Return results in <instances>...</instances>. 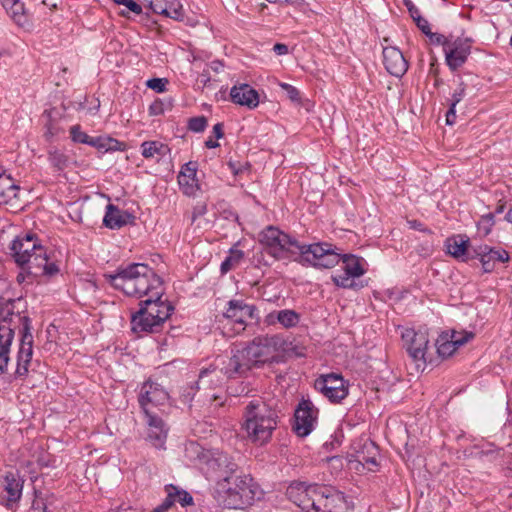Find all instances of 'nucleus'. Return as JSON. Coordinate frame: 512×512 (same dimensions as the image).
Returning <instances> with one entry per match:
<instances>
[{
    "label": "nucleus",
    "instance_id": "f257e3e1",
    "mask_svg": "<svg viewBox=\"0 0 512 512\" xmlns=\"http://www.w3.org/2000/svg\"><path fill=\"white\" fill-rule=\"evenodd\" d=\"M287 351V341L279 334L258 336L241 349L232 350L230 357L217 359V366L204 369L197 381L198 390L217 387L222 379V373L229 378L242 376L254 367L264 364L280 363L283 354Z\"/></svg>",
    "mask_w": 512,
    "mask_h": 512
},
{
    "label": "nucleus",
    "instance_id": "f03ea898",
    "mask_svg": "<svg viewBox=\"0 0 512 512\" xmlns=\"http://www.w3.org/2000/svg\"><path fill=\"white\" fill-rule=\"evenodd\" d=\"M264 250L276 260L292 259L304 266L332 268L339 255L329 243L301 244L275 226H267L259 234Z\"/></svg>",
    "mask_w": 512,
    "mask_h": 512
},
{
    "label": "nucleus",
    "instance_id": "7ed1b4c3",
    "mask_svg": "<svg viewBox=\"0 0 512 512\" xmlns=\"http://www.w3.org/2000/svg\"><path fill=\"white\" fill-rule=\"evenodd\" d=\"M108 283L125 295L135 298L158 297L163 294L162 280L155 271L144 263L121 266L115 274H105Z\"/></svg>",
    "mask_w": 512,
    "mask_h": 512
},
{
    "label": "nucleus",
    "instance_id": "20e7f679",
    "mask_svg": "<svg viewBox=\"0 0 512 512\" xmlns=\"http://www.w3.org/2000/svg\"><path fill=\"white\" fill-rule=\"evenodd\" d=\"M278 422V411L261 398L250 400L243 408L241 429L247 440L255 445L267 444Z\"/></svg>",
    "mask_w": 512,
    "mask_h": 512
},
{
    "label": "nucleus",
    "instance_id": "39448f33",
    "mask_svg": "<svg viewBox=\"0 0 512 512\" xmlns=\"http://www.w3.org/2000/svg\"><path fill=\"white\" fill-rule=\"evenodd\" d=\"M219 494L225 507L239 509L251 505L261 497L262 492L249 475L233 474L226 475L219 483Z\"/></svg>",
    "mask_w": 512,
    "mask_h": 512
},
{
    "label": "nucleus",
    "instance_id": "423d86ee",
    "mask_svg": "<svg viewBox=\"0 0 512 512\" xmlns=\"http://www.w3.org/2000/svg\"><path fill=\"white\" fill-rule=\"evenodd\" d=\"M8 316L10 321L12 317L18 318L22 321L21 340L20 347L17 354V367L16 374L20 377L26 376L29 371V365L31 363L33 355V335L30 331V321L27 317H20L19 315L1 314L2 321H0V348L1 350L10 351V346L14 338V331L8 323Z\"/></svg>",
    "mask_w": 512,
    "mask_h": 512
},
{
    "label": "nucleus",
    "instance_id": "0eeeda50",
    "mask_svg": "<svg viewBox=\"0 0 512 512\" xmlns=\"http://www.w3.org/2000/svg\"><path fill=\"white\" fill-rule=\"evenodd\" d=\"M20 272L16 276L17 283L33 284L40 279H50L60 272V265L46 249H39L38 252L30 255L22 262H17Z\"/></svg>",
    "mask_w": 512,
    "mask_h": 512
},
{
    "label": "nucleus",
    "instance_id": "6e6552de",
    "mask_svg": "<svg viewBox=\"0 0 512 512\" xmlns=\"http://www.w3.org/2000/svg\"><path fill=\"white\" fill-rule=\"evenodd\" d=\"M138 402L144 415L159 414L170 406V397L162 385L148 380L141 386Z\"/></svg>",
    "mask_w": 512,
    "mask_h": 512
},
{
    "label": "nucleus",
    "instance_id": "1a4fd4ad",
    "mask_svg": "<svg viewBox=\"0 0 512 512\" xmlns=\"http://www.w3.org/2000/svg\"><path fill=\"white\" fill-rule=\"evenodd\" d=\"M404 348L410 358L416 363L417 368L424 369L426 363L430 361L427 357L429 347V336L426 330H415L405 328L401 333Z\"/></svg>",
    "mask_w": 512,
    "mask_h": 512
},
{
    "label": "nucleus",
    "instance_id": "9d476101",
    "mask_svg": "<svg viewBox=\"0 0 512 512\" xmlns=\"http://www.w3.org/2000/svg\"><path fill=\"white\" fill-rule=\"evenodd\" d=\"M332 249L334 247L332 246ZM336 253V251H334ZM339 255V261H342V270L341 273H336L332 279L336 286L342 288H353L355 286L354 278L361 277L365 274V260L363 258L357 257L351 254H345L341 256Z\"/></svg>",
    "mask_w": 512,
    "mask_h": 512
},
{
    "label": "nucleus",
    "instance_id": "9b49d317",
    "mask_svg": "<svg viewBox=\"0 0 512 512\" xmlns=\"http://www.w3.org/2000/svg\"><path fill=\"white\" fill-rule=\"evenodd\" d=\"M161 297L162 295L155 297L150 294L149 298L141 302V307L136 313V325H142L147 317H151L161 327L173 311L172 305L167 301L161 300Z\"/></svg>",
    "mask_w": 512,
    "mask_h": 512
},
{
    "label": "nucleus",
    "instance_id": "f8f14e48",
    "mask_svg": "<svg viewBox=\"0 0 512 512\" xmlns=\"http://www.w3.org/2000/svg\"><path fill=\"white\" fill-rule=\"evenodd\" d=\"M223 317L234 324V333L239 334L245 330L249 320L256 319L257 309L254 305L245 303L243 300H230L223 312Z\"/></svg>",
    "mask_w": 512,
    "mask_h": 512
},
{
    "label": "nucleus",
    "instance_id": "ddd939ff",
    "mask_svg": "<svg viewBox=\"0 0 512 512\" xmlns=\"http://www.w3.org/2000/svg\"><path fill=\"white\" fill-rule=\"evenodd\" d=\"M315 388L331 402L339 403L348 395L346 381L340 374L321 375L315 380Z\"/></svg>",
    "mask_w": 512,
    "mask_h": 512
},
{
    "label": "nucleus",
    "instance_id": "4468645a",
    "mask_svg": "<svg viewBox=\"0 0 512 512\" xmlns=\"http://www.w3.org/2000/svg\"><path fill=\"white\" fill-rule=\"evenodd\" d=\"M320 485L292 483L286 491L288 499L301 508L303 511H315L316 499Z\"/></svg>",
    "mask_w": 512,
    "mask_h": 512
},
{
    "label": "nucleus",
    "instance_id": "2eb2a0df",
    "mask_svg": "<svg viewBox=\"0 0 512 512\" xmlns=\"http://www.w3.org/2000/svg\"><path fill=\"white\" fill-rule=\"evenodd\" d=\"M9 254L14 262H22L39 249H46L36 234L31 232L17 235L8 246Z\"/></svg>",
    "mask_w": 512,
    "mask_h": 512
},
{
    "label": "nucleus",
    "instance_id": "dca6fc26",
    "mask_svg": "<svg viewBox=\"0 0 512 512\" xmlns=\"http://www.w3.org/2000/svg\"><path fill=\"white\" fill-rule=\"evenodd\" d=\"M347 508L348 502L342 492L320 485L314 512H345Z\"/></svg>",
    "mask_w": 512,
    "mask_h": 512
},
{
    "label": "nucleus",
    "instance_id": "f3484780",
    "mask_svg": "<svg viewBox=\"0 0 512 512\" xmlns=\"http://www.w3.org/2000/svg\"><path fill=\"white\" fill-rule=\"evenodd\" d=\"M318 410L310 400H302L294 414L293 430L299 437H306L314 429Z\"/></svg>",
    "mask_w": 512,
    "mask_h": 512
},
{
    "label": "nucleus",
    "instance_id": "a211bd4d",
    "mask_svg": "<svg viewBox=\"0 0 512 512\" xmlns=\"http://www.w3.org/2000/svg\"><path fill=\"white\" fill-rule=\"evenodd\" d=\"M378 447L368 438H361L353 442L349 453V462L368 466L369 470L377 467Z\"/></svg>",
    "mask_w": 512,
    "mask_h": 512
},
{
    "label": "nucleus",
    "instance_id": "6ab92c4d",
    "mask_svg": "<svg viewBox=\"0 0 512 512\" xmlns=\"http://www.w3.org/2000/svg\"><path fill=\"white\" fill-rule=\"evenodd\" d=\"M471 52V40L468 38H453L451 37L450 43L447 44L445 60L448 67L455 71L460 68L467 60Z\"/></svg>",
    "mask_w": 512,
    "mask_h": 512
},
{
    "label": "nucleus",
    "instance_id": "aec40b11",
    "mask_svg": "<svg viewBox=\"0 0 512 512\" xmlns=\"http://www.w3.org/2000/svg\"><path fill=\"white\" fill-rule=\"evenodd\" d=\"M144 416L147 425V440L155 448H164L169 432V427L164 422L160 414H147Z\"/></svg>",
    "mask_w": 512,
    "mask_h": 512
},
{
    "label": "nucleus",
    "instance_id": "412c9836",
    "mask_svg": "<svg viewBox=\"0 0 512 512\" xmlns=\"http://www.w3.org/2000/svg\"><path fill=\"white\" fill-rule=\"evenodd\" d=\"M200 460L206 463L208 470L223 471L228 475H233L237 468L232 458L219 450L203 452Z\"/></svg>",
    "mask_w": 512,
    "mask_h": 512
},
{
    "label": "nucleus",
    "instance_id": "4be33fe9",
    "mask_svg": "<svg viewBox=\"0 0 512 512\" xmlns=\"http://www.w3.org/2000/svg\"><path fill=\"white\" fill-rule=\"evenodd\" d=\"M474 338L472 332H453L450 339L447 335L440 336L436 341L437 353L445 358L451 356L460 346Z\"/></svg>",
    "mask_w": 512,
    "mask_h": 512
},
{
    "label": "nucleus",
    "instance_id": "5701e85b",
    "mask_svg": "<svg viewBox=\"0 0 512 512\" xmlns=\"http://www.w3.org/2000/svg\"><path fill=\"white\" fill-rule=\"evenodd\" d=\"M230 97L233 103L247 107L250 110L258 107L260 102L257 90L246 83L234 85L230 90Z\"/></svg>",
    "mask_w": 512,
    "mask_h": 512
},
{
    "label": "nucleus",
    "instance_id": "b1692460",
    "mask_svg": "<svg viewBox=\"0 0 512 512\" xmlns=\"http://www.w3.org/2000/svg\"><path fill=\"white\" fill-rule=\"evenodd\" d=\"M383 63L386 70L395 77H402L408 69V62L402 52L392 46L383 49Z\"/></svg>",
    "mask_w": 512,
    "mask_h": 512
},
{
    "label": "nucleus",
    "instance_id": "393cba45",
    "mask_svg": "<svg viewBox=\"0 0 512 512\" xmlns=\"http://www.w3.org/2000/svg\"><path fill=\"white\" fill-rule=\"evenodd\" d=\"M24 480L18 471L7 472L2 480L3 490L6 492V501L8 506L15 505L22 496Z\"/></svg>",
    "mask_w": 512,
    "mask_h": 512
},
{
    "label": "nucleus",
    "instance_id": "a878e982",
    "mask_svg": "<svg viewBox=\"0 0 512 512\" xmlns=\"http://www.w3.org/2000/svg\"><path fill=\"white\" fill-rule=\"evenodd\" d=\"M135 217L128 211L121 210L113 204H108L103 218L104 225L109 229H120L132 223Z\"/></svg>",
    "mask_w": 512,
    "mask_h": 512
},
{
    "label": "nucleus",
    "instance_id": "bb28decb",
    "mask_svg": "<svg viewBox=\"0 0 512 512\" xmlns=\"http://www.w3.org/2000/svg\"><path fill=\"white\" fill-rule=\"evenodd\" d=\"M196 163L188 162L182 168L178 175V183L184 194L191 196L198 190V181L196 179Z\"/></svg>",
    "mask_w": 512,
    "mask_h": 512
},
{
    "label": "nucleus",
    "instance_id": "cd10ccee",
    "mask_svg": "<svg viewBox=\"0 0 512 512\" xmlns=\"http://www.w3.org/2000/svg\"><path fill=\"white\" fill-rule=\"evenodd\" d=\"M20 187L8 175L0 173V205L14 207L18 200Z\"/></svg>",
    "mask_w": 512,
    "mask_h": 512
},
{
    "label": "nucleus",
    "instance_id": "c85d7f7f",
    "mask_svg": "<svg viewBox=\"0 0 512 512\" xmlns=\"http://www.w3.org/2000/svg\"><path fill=\"white\" fill-rule=\"evenodd\" d=\"M300 321V315L291 309H284L280 311H274L266 316V322L268 324L280 323L284 328H292L297 326Z\"/></svg>",
    "mask_w": 512,
    "mask_h": 512
},
{
    "label": "nucleus",
    "instance_id": "c756f323",
    "mask_svg": "<svg viewBox=\"0 0 512 512\" xmlns=\"http://www.w3.org/2000/svg\"><path fill=\"white\" fill-rule=\"evenodd\" d=\"M168 152V146L160 141H144L141 144V154L145 159L159 160Z\"/></svg>",
    "mask_w": 512,
    "mask_h": 512
},
{
    "label": "nucleus",
    "instance_id": "7c9ffc66",
    "mask_svg": "<svg viewBox=\"0 0 512 512\" xmlns=\"http://www.w3.org/2000/svg\"><path fill=\"white\" fill-rule=\"evenodd\" d=\"M2 6L17 25L25 26L27 24L24 4L20 0H6Z\"/></svg>",
    "mask_w": 512,
    "mask_h": 512
},
{
    "label": "nucleus",
    "instance_id": "2f4dec72",
    "mask_svg": "<svg viewBox=\"0 0 512 512\" xmlns=\"http://www.w3.org/2000/svg\"><path fill=\"white\" fill-rule=\"evenodd\" d=\"M92 147L104 152L125 151L127 149L126 143L109 136L94 137Z\"/></svg>",
    "mask_w": 512,
    "mask_h": 512
},
{
    "label": "nucleus",
    "instance_id": "473e14b6",
    "mask_svg": "<svg viewBox=\"0 0 512 512\" xmlns=\"http://www.w3.org/2000/svg\"><path fill=\"white\" fill-rule=\"evenodd\" d=\"M446 247L448 253L455 257H464L468 247V240H465L462 236H455L447 239Z\"/></svg>",
    "mask_w": 512,
    "mask_h": 512
},
{
    "label": "nucleus",
    "instance_id": "72a5a7b5",
    "mask_svg": "<svg viewBox=\"0 0 512 512\" xmlns=\"http://www.w3.org/2000/svg\"><path fill=\"white\" fill-rule=\"evenodd\" d=\"M244 258V252L235 247L231 248L229 251V255L225 258V260L221 264V272L223 274L229 272L230 270L236 268Z\"/></svg>",
    "mask_w": 512,
    "mask_h": 512
},
{
    "label": "nucleus",
    "instance_id": "f704fd0d",
    "mask_svg": "<svg viewBox=\"0 0 512 512\" xmlns=\"http://www.w3.org/2000/svg\"><path fill=\"white\" fill-rule=\"evenodd\" d=\"M48 161L55 169L63 170L68 166L69 158L64 152L58 149H50L48 151Z\"/></svg>",
    "mask_w": 512,
    "mask_h": 512
},
{
    "label": "nucleus",
    "instance_id": "c9c22d12",
    "mask_svg": "<svg viewBox=\"0 0 512 512\" xmlns=\"http://www.w3.org/2000/svg\"><path fill=\"white\" fill-rule=\"evenodd\" d=\"M480 253L484 255V257H489L495 264L496 262H508L510 258L508 252L502 248H490L485 246Z\"/></svg>",
    "mask_w": 512,
    "mask_h": 512
},
{
    "label": "nucleus",
    "instance_id": "e433bc0d",
    "mask_svg": "<svg viewBox=\"0 0 512 512\" xmlns=\"http://www.w3.org/2000/svg\"><path fill=\"white\" fill-rule=\"evenodd\" d=\"M159 14L165 15L166 17L174 20H182L184 17V10L182 4L178 0H168L165 11L159 12Z\"/></svg>",
    "mask_w": 512,
    "mask_h": 512
},
{
    "label": "nucleus",
    "instance_id": "4c0bfd02",
    "mask_svg": "<svg viewBox=\"0 0 512 512\" xmlns=\"http://www.w3.org/2000/svg\"><path fill=\"white\" fill-rule=\"evenodd\" d=\"M495 225L494 213H487L480 217L477 222V231L482 236H487L491 233Z\"/></svg>",
    "mask_w": 512,
    "mask_h": 512
},
{
    "label": "nucleus",
    "instance_id": "58836bf2",
    "mask_svg": "<svg viewBox=\"0 0 512 512\" xmlns=\"http://www.w3.org/2000/svg\"><path fill=\"white\" fill-rule=\"evenodd\" d=\"M136 313L132 315L131 318V329L135 333H141V332H156L159 329V325L151 319V317H147V319L142 323V325H136Z\"/></svg>",
    "mask_w": 512,
    "mask_h": 512
},
{
    "label": "nucleus",
    "instance_id": "ea45409f",
    "mask_svg": "<svg viewBox=\"0 0 512 512\" xmlns=\"http://www.w3.org/2000/svg\"><path fill=\"white\" fill-rule=\"evenodd\" d=\"M165 490L171 491L174 498H176V502H179L183 507L193 504V497L187 491L179 490L173 485H167Z\"/></svg>",
    "mask_w": 512,
    "mask_h": 512
},
{
    "label": "nucleus",
    "instance_id": "a19ab883",
    "mask_svg": "<svg viewBox=\"0 0 512 512\" xmlns=\"http://www.w3.org/2000/svg\"><path fill=\"white\" fill-rule=\"evenodd\" d=\"M70 136L74 142L87 144L90 146H92L94 140V137L89 136L88 134L81 130L80 125H73L70 128Z\"/></svg>",
    "mask_w": 512,
    "mask_h": 512
},
{
    "label": "nucleus",
    "instance_id": "79ce46f5",
    "mask_svg": "<svg viewBox=\"0 0 512 512\" xmlns=\"http://www.w3.org/2000/svg\"><path fill=\"white\" fill-rule=\"evenodd\" d=\"M188 127L193 132H203L207 127V119L204 116L193 117L189 120Z\"/></svg>",
    "mask_w": 512,
    "mask_h": 512
},
{
    "label": "nucleus",
    "instance_id": "37998d69",
    "mask_svg": "<svg viewBox=\"0 0 512 512\" xmlns=\"http://www.w3.org/2000/svg\"><path fill=\"white\" fill-rule=\"evenodd\" d=\"M168 80L165 78H152L146 82V86L158 93H162L166 90Z\"/></svg>",
    "mask_w": 512,
    "mask_h": 512
},
{
    "label": "nucleus",
    "instance_id": "c03bdc74",
    "mask_svg": "<svg viewBox=\"0 0 512 512\" xmlns=\"http://www.w3.org/2000/svg\"><path fill=\"white\" fill-rule=\"evenodd\" d=\"M46 116L48 118L46 124H45V127H46V131L44 133L45 137L50 140L52 139L54 136L58 135L59 132H60V128L53 122V120L51 119V112H47L46 113Z\"/></svg>",
    "mask_w": 512,
    "mask_h": 512
},
{
    "label": "nucleus",
    "instance_id": "a18cd8bd",
    "mask_svg": "<svg viewBox=\"0 0 512 512\" xmlns=\"http://www.w3.org/2000/svg\"><path fill=\"white\" fill-rule=\"evenodd\" d=\"M279 86L287 93L289 99L293 102L300 101V93L298 89L288 83L280 82Z\"/></svg>",
    "mask_w": 512,
    "mask_h": 512
},
{
    "label": "nucleus",
    "instance_id": "49530a36",
    "mask_svg": "<svg viewBox=\"0 0 512 512\" xmlns=\"http://www.w3.org/2000/svg\"><path fill=\"white\" fill-rule=\"evenodd\" d=\"M464 97H465V85L461 82L452 94L450 106L456 107V105L460 101H462V99Z\"/></svg>",
    "mask_w": 512,
    "mask_h": 512
},
{
    "label": "nucleus",
    "instance_id": "de8ad7c7",
    "mask_svg": "<svg viewBox=\"0 0 512 512\" xmlns=\"http://www.w3.org/2000/svg\"><path fill=\"white\" fill-rule=\"evenodd\" d=\"M428 36L430 37V40L433 43L438 44V45H442L444 52L446 50L447 44L450 43V41H451V37L448 38V37H446V36H444L442 34H439V33H432V32H430V34Z\"/></svg>",
    "mask_w": 512,
    "mask_h": 512
},
{
    "label": "nucleus",
    "instance_id": "09e8293b",
    "mask_svg": "<svg viewBox=\"0 0 512 512\" xmlns=\"http://www.w3.org/2000/svg\"><path fill=\"white\" fill-rule=\"evenodd\" d=\"M288 3H291L296 9L300 10L307 16H310L314 13L305 0H289Z\"/></svg>",
    "mask_w": 512,
    "mask_h": 512
},
{
    "label": "nucleus",
    "instance_id": "8fccbe9b",
    "mask_svg": "<svg viewBox=\"0 0 512 512\" xmlns=\"http://www.w3.org/2000/svg\"><path fill=\"white\" fill-rule=\"evenodd\" d=\"M154 13L164 12L168 0H146Z\"/></svg>",
    "mask_w": 512,
    "mask_h": 512
},
{
    "label": "nucleus",
    "instance_id": "3c124183",
    "mask_svg": "<svg viewBox=\"0 0 512 512\" xmlns=\"http://www.w3.org/2000/svg\"><path fill=\"white\" fill-rule=\"evenodd\" d=\"M166 493L167 496L165 500L158 506L162 512H166L176 503V498H174L173 493L171 491H166Z\"/></svg>",
    "mask_w": 512,
    "mask_h": 512
},
{
    "label": "nucleus",
    "instance_id": "603ef678",
    "mask_svg": "<svg viewBox=\"0 0 512 512\" xmlns=\"http://www.w3.org/2000/svg\"><path fill=\"white\" fill-rule=\"evenodd\" d=\"M414 22L416 23L417 27L425 34L429 35L431 32L430 26L428 21L423 18L421 15L419 17H416L414 19Z\"/></svg>",
    "mask_w": 512,
    "mask_h": 512
},
{
    "label": "nucleus",
    "instance_id": "864d4df0",
    "mask_svg": "<svg viewBox=\"0 0 512 512\" xmlns=\"http://www.w3.org/2000/svg\"><path fill=\"white\" fill-rule=\"evenodd\" d=\"M403 3L413 20L421 15L419 9L415 6L412 0H403Z\"/></svg>",
    "mask_w": 512,
    "mask_h": 512
},
{
    "label": "nucleus",
    "instance_id": "5fc2aeb1",
    "mask_svg": "<svg viewBox=\"0 0 512 512\" xmlns=\"http://www.w3.org/2000/svg\"><path fill=\"white\" fill-rule=\"evenodd\" d=\"M480 261H481V264H482V267H483V270L485 272H491L494 270L495 268V263H493V261H491L489 259V257H484V255H482L480 253Z\"/></svg>",
    "mask_w": 512,
    "mask_h": 512
},
{
    "label": "nucleus",
    "instance_id": "6e6d98bb",
    "mask_svg": "<svg viewBox=\"0 0 512 512\" xmlns=\"http://www.w3.org/2000/svg\"><path fill=\"white\" fill-rule=\"evenodd\" d=\"M124 6L137 15L142 13V7L134 0H127Z\"/></svg>",
    "mask_w": 512,
    "mask_h": 512
},
{
    "label": "nucleus",
    "instance_id": "4d7b16f0",
    "mask_svg": "<svg viewBox=\"0 0 512 512\" xmlns=\"http://www.w3.org/2000/svg\"><path fill=\"white\" fill-rule=\"evenodd\" d=\"M456 107L450 106L449 110L446 113V122L449 125H452L456 119Z\"/></svg>",
    "mask_w": 512,
    "mask_h": 512
},
{
    "label": "nucleus",
    "instance_id": "13d9d810",
    "mask_svg": "<svg viewBox=\"0 0 512 512\" xmlns=\"http://www.w3.org/2000/svg\"><path fill=\"white\" fill-rule=\"evenodd\" d=\"M273 51L277 54V55H286L288 53V46L285 45V44H282V43H276L274 46H273Z\"/></svg>",
    "mask_w": 512,
    "mask_h": 512
},
{
    "label": "nucleus",
    "instance_id": "bf43d9fd",
    "mask_svg": "<svg viewBox=\"0 0 512 512\" xmlns=\"http://www.w3.org/2000/svg\"><path fill=\"white\" fill-rule=\"evenodd\" d=\"M213 134L216 139H220L223 137V125L221 123H217L213 126Z\"/></svg>",
    "mask_w": 512,
    "mask_h": 512
},
{
    "label": "nucleus",
    "instance_id": "052dcab7",
    "mask_svg": "<svg viewBox=\"0 0 512 512\" xmlns=\"http://www.w3.org/2000/svg\"><path fill=\"white\" fill-rule=\"evenodd\" d=\"M9 356L6 354H0V373H3L8 365Z\"/></svg>",
    "mask_w": 512,
    "mask_h": 512
},
{
    "label": "nucleus",
    "instance_id": "680f3d73",
    "mask_svg": "<svg viewBox=\"0 0 512 512\" xmlns=\"http://www.w3.org/2000/svg\"><path fill=\"white\" fill-rule=\"evenodd\" d=\"M205 146L209 149L216 148L219 146V143L212 138H209L205 141Z\"/></svg>",
    "mask_w": 512,
    "mask_h": 512
},
{
    "label": "nucleus",
    "instance_id": "e2e57ef3",
    "mask_svg": "<svg viewBox=\"0 0 512 512\" xmlns=\"http://www.w3.org/2000/svg\"><path fill=\"white\" fill-rule=\"evenodd\" d=\"M205 397L210 401V402H213V401H216L218 399H220L221 397L216 393V392H213V393H205Z\"/></svg>",
    "mask_w": 512,
    "mask_h": 512
},
{
    "label": "nucleus",
    "instance_id": "0e129e2a",
    "mask_svg": "<svg viewBox=\"0 0 512 512\" xmlns=\"http://www.w3.org/2000/svg\"><path fill=\"white\" fill-rule=\"evenodd\" d=\"M211 68L215 71V72H220V70L223 68V64L220 62V61H213L211 63Z\"/></svg>",
    "mask_w": 512,
    "mask_h": 512
},
{
    "label": "nucleus",
    "instance_id": "69168bd1",
    "mask_svg": "<svg viewBox=\"0 0 512 512\" xmlns=\"http://www.w3.org/2000/svg\"><path fill=\"white\" fill-rule=\"evenodd\" d=\"M262 258H263V253H259L258 255H255L254 258H253V261L256 263V265H261L262 264Z\"/></svg>",
    "mask_w": 512,
    "mask_h": 512
},
{
    "label": "nucleus",
    "instance_id": "338daca9",
    "mask_svg": "<svg viewBox=\"0 0 512 512\" xmlns=\"http://www.w3.org/2000/svg\"><path fill=\"white\" fill-rule=\"evenodd\" d=\"M504 210H505V204H504V203H499V204L497 205L496 209H495V213H494V215H495V214H501V213H503V212H504Z\"/></svg>",
    "mask_w": 512,
    "mask_h": 512
},
{
    "label": "nucleus",
    "instance_id": "774afa93",
    "mask_svg": "<svg viewBox=\"0 0 512 512\" xmlns=\"http://www.w3.org/2000/svg\"><path fill=\"white\" fill-rule=\"evenodd\" d=\"M505 220L512 224V207L506 213Z\"/></svg>",
    "mask_w": 512,
    "mask_h": 512
}]
</instances>
